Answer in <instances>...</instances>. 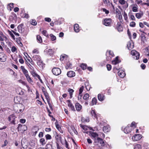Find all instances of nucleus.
Here are the masks:
<instances>
[{
    "label": "nucleus",
    "mask_w": 149,
    "mask_h": 149,
    "mask_svg": "<svg viewBox=\"0 0 149 149\" xmlns=\"http://www.w3.org/2000/svg\"><path fill=\"white\" fill-rule=\"evenodd\" d=\"M42 33L45 36H46V37H48V35L47 33V31H46L45 30H44L42 31Z\"/></svg>",
    "instance_id": "50"
},
{
    "label": "nucleus",
    "mask_w": 149,
    "mask_h": 149,
    "mask_svg": "<svg viewBox=\"0 0 149 149\" xmlns=\"http://www.w3.org/2000/svg\"><path fill=\"white\" fill-rule=\"evenodd\" d=\"M30 22L32 25L34 26L37 25V22L35 19H32L31 21H30Z\"/></svg>",
    "instance_id": "38"
},
{
    "label": "nucleus",
    "mask_w": 149,
    "mask_h": 149,
    "mask_svg": "<svg viewBox=\"0 0 149 149\" xmlns=\"http://www.w3.org/2000/svg\"><path fill=\"white\" fill-rule=\"evenodd\" d=\"M15 117L13 115L10 116L8 117V120L12 124H15Z\"/></svg>",
    "instance_id": "9"
},
{
    "label": "nucleus",
    "mask_w": 149,
    "mask_h": 149,
    "mask_svg": "<svg viewBox=\"0 0 149 149\" xmlns=\"http://www.w3.org/2000/svg\"><path fill=\"white\" fill-rule=\"evenodd\" d=\"M86 64H82L80 65V66L83 70H84L86 69Z\"/></svg>",
    "instance_id": "44"
},
{
    "label": "nucleus",
    "mask_w": 149,
    "mask_h": 149,
    "mask_svg": "<svg viewBox=\"0 0 149 149\" xmlns=\"http://www.w3.org/2000/svg\"><path fill=\"white\" fill-rule=\"evenodd\" d=\"M117 74L120 77L122 78L124 77L125 75V72L123 70H119Z\"/></svg>",
    "instance_id": "12"
},
{
    "label": "nucleus",
    "mask_w": 149,
    "mask_h": 149,
    "mask_svg": "<svg viewBox=\"0 0 149 149\" xmlns=\"http://www.w3.org/2000/svg\"><path fill=\"white\" fill-rule=\"evenodd\" d=\"M136 25L135 23L134 22H132L130 23V25L132 27H134Z\"/></svg>",
    "instance_id": "48"
},
{
    "label": "nucleus",
    "mask_w": 149,
    "mask_h": 149,
    "mask_svg": "<svg viewBox=\"0 0 149 149\" xmlns=\"http://www.w3.org/2000/svg\"><path fill=\"white\" fill-rule=\"evenodd\" d=\"M65 55H61V57H60V60L61 61H63L64 60V59L65 58Z\"/></svg>",
    "instance_id": "55"
},
{
    "label": "nucleus",
    "mask_w": 149,
    "mask_h": 149,
    "mask_svg": "<svg viewBox=\"0 0 149 149\" xmlns=\"http://www.w3.org/2000/svg\"><path fill=\"white\" fill-rule=\"evenodd\" d=\"M19 122L22 123H24L26 122V120L25 119H22L20 120Z\"/></svg>",
    "instance_id": "57"
},
{
    "label": "nucleus",
    "mask_w": 149,
    "mask_h": 149,
    "mask_svg": "<svg viewBox=\"0 0 149 149\" xmlns=\"http://www.w3.org/2000/svg\"><path fill=\"white\" fill-rule=\"evenodd\" d=\"M6 39V37L5 36H0V41H3L5 39Z\"/></svg>",
    "instance_id": "42"
},
{
    "label": "nucleus",
    "mask_w": 149,
    "mask_h": 149,
    "mask_svg": "<svg viewBox=\"0 0 149 149\" xmlns=\"http://www.w3.org/2000/svg\"><path fill=\"white\" fill-rule=\"evenodd\" d=\"M17 50L16 48L14 46H13L12 47L11 49V51L13 52H14Z\"/></svg>",
    "instance_id": "52"
},
{
    "label": "nucleus",
    "mask_w": 149,
    "mask_h": 149,
    "mask_svg": "<svg viewBox=\"0 0 149 149\" xmlns=\"http://www.w3.org/2000/svg\"><path fill=\"white\" fill-rule=\"evenodd\" d=\"M143 13H136V17L138 19L140 18L143 15Z\"/></svg>",
    "instance_id": "31"
},
{
    "label": "nucleus",
    "mask_w": 149,
    "mask_h": 149,
    "mask_svg": "<svg viewBox=\"0 0 149 149\" xmlns=\"http://www.w3.org/2000/svg\"><path fill=\"white\" fill-rule=\"evenodd\" d=\"M57 149H63V148L60 146L58 143L57 144Z\"/></svg>",
    "instance_id": "64"
},
{
    "label": "nucleus",
    "mask_w": 149,
    "mask_h": 149,
    "mask_svg": "<svg viewBox=\"0 0 149 149\" xmlns=\"http://www.w3.org/2000/svg\"><path fill=\"white\" fill-rule=\"evenodd\" d=\"M20 68L24 74L26 72H28L27 70L25 68L24 66H22Z\"/></svg>",
    "instance_id": "35"
},
{
    "label": "nucleus",
    "mask_w": 149,
    "mask_h": 149,
    "mask_svg": "<svg viewBox=\"0 0 149 149\" xmlns=\"http://www.w3.org/2000/svg\"><path fill=\"white\" fill-rule=\"evenodd\" d=\"M45 52H46L50 56L53 55L54 53V51L52 49H49L48 50L45 51Z\"/></svg>",
    "instance_id": "18"
},
{
    "label": "nucleus",
    "mask_w": 149,
    "mask_h": 149,
    "mask_svg": "<svg viewBox=\"0 0 149 149\" xmlns=\"http://www.w3.org/2000/svg\"><path fill=\"white\" fill-rule=\"evenodd\" d=\"M141 138V135L139 134H136L132 137L133 141H137L140 140Z\"/></svg>",
    "instance_id": "8"
},
{
    "label": "nucleus",
    "mask_w": 149,
    "mask_h": 149,
    "mask_svg": "<svg viewBox=\"0 0 149 149\" xmlns=\"http://www.w3.org/2000/svg\"><path fill=\"white\" fill-rule=\"evenodd\" d=\"M131 54L134 56L133 58L136 60H138L139 59L140 54L135 50H133L131 51Z\"/></svg>",
    "instance_id": "3"
},
{
    "label": "nucleus",
    "mask_w": 149,
    "mask_h": 149,
    "mask_svg": "<svg viewBox=\"0 0 149 149\" xmlns=\"http://www.w3.org/2000/svg\"><path fill=\"white\" fill-rule=\"evenodd\" d=\"M141 145L139 144H136L134 147V149H141Z\"/></svg>",
    "instance_id": "43"
},
{
    "label": "nucleus",
    "mask_w": 149,
    "mask_h": 149,
    "mask_svg": "<svg viewBox=\"0 0 149 149\" xmlns=\"http://www.w3.org/2000/svg\"><path fill=\"white\" fill-rule=\"evenodd\" d=\"M130 17L131 19L132 20H135V18L134 16L133 15H130Z\"/></svg>",
    "instance_id": "58"
},
{
    "label": "nucleus",
    "mask_w": 149,
    "mask_h": 149,
    "mask_svg": "<svg viewBox=\"0 0 149 149\" xmlns=\"http://www.w3.org/2000/svg\"><path fill=\"white\" fill-rule=\"evenodd\" d=\"M95 143L98 142L100 143L102 146H104L105 145V143L104 141L103 140L100 138H98L97 140H96L95 141Z\"/></svg>",
    "instance_id": "10"
},
{
    "label": "nucleus",
    "mask_w": 149,
    "mask_h": 149,
    "mask_svg": "<svg viewBox=\"0 0 149 149\" xmlns=\"http://www.w3.org/2000/svg\"><path fill=\"white\" fill-rule=\"evenodd\" d=\"M52 72L54 74L57 76L61 73V70L59 68H54L52 70Z\"/></svg>",
    "instance_id": "2"
},
{
    "label": "nucleus",
    "mask_w": 149,
    "mask_h": 149,
    "mask_svg": "<svg viewBox=\"0 0 149 149\" xmlns=\"http://www.w3.org/2000/svg\"><path fill=\"white\" fill-rule=\"evenodd\" d=\"M107 67L108 70L109 71L111 69V65L110 64H107Z\"/></svg>",
    "instance_id": "53"
},
{
    "label": "nucleus",
    "mask_w": 149,
    "mask_h": 149,
    "mask_svg": "<svg viewBox=\"0 0 149 149\" xmlns=\"http://www.w3.org/2000/svg\"><path fill=\"white\" fill-rule=\"evenodd\" d=\"M6 56L3 53H0V61L4 62L6 61Z\"/></svg>",
    "instance_id": "7"
},
{
    "label": "nucleus",
    "mask_w": 149,
    "mask_h": 149,
    "mask_svg": "<svg viewBox=\"0 0 149 149\" xmlns=\"http://www.w3.org/2000/svg\"><path fill=\"white\" fill-rule=\"evenodd\" d=\"M45 19L46 21L48 22H50L51 21V19L49 18L46 17L45 18Z\"/></svg>",
    "instance_id": "56"
},
{
    "label": "nucleus",
    "mask_w": 149,
    "mask_h": 149,
    "mask_svg": "<svg viewBox=\"0 0 149 149\" xmlns=\"http://www.w3.org/2000/svg\"><path fill=\"white\" fill-rule=\"evenodd\" d=\"M137 8L135 6L133 7L132 8V11L134 12H136L137 11Z\"/></svg>",
    "instance_id": "54"
},
{
    "label": "nucleus",
    "mask_w": 149,
    "mask_h": 149,
    "mask_svg": "<svg viewBox=\"0 0 149 149\" xmlns=\"http://www.w3.org/2000/svg\"><path fill=\"white\" fill-rule=\"evenodd\" d=\"M67 74L68 77H74L75 76V73L73 71H70L68 72Z\"/></svg>",
    "instance_id": "11"
},
{
    "label": "nucleus",
    "mask_w": 149,
    "mask_h": 149,
    "mask_svg": "<svg viewBox=\"0 0 149 149\" xmlns=\"http://www.w3.org/2000/svg\"><path fill=\"white\" fill-rule=\"evenodd\" d=\"M127 46L128 49L130 50L134 47V44L132 42H129L127 43Z\"/></svg>",
    "instance_id": "13"
},
{
    "label": "nucleus",
    "mask_w": 149,
    "mask_h": 149,
    "mask_svg": "<svg viewBox=\"0 0 149 149\" xmlns=\"http://www.w3.org/2000/svg\"><path fill=\"white\" fill-rule=\"evenodd\" d=\"M75 107L77 110L80 111L82 109V106L78 103H76L75 104Z\"/></svg>",
    "instance_id": "16"
},
{
    "label": "nucleus",
    "mask_w": 149,
    "mask_h": 149,
    "mask_svg": "<svg viewBox=\"0 0 149 149\" xmlns=\"http://www.w3.org/2000/svg\"><path fill=\"white\" fill-rule=\"evenodd\" d=\"M38 65L40 67L42 68L44 67L45 64L43 63V62L41 61V60L38 61L37 62Z\"/></svg>",
    "instance_id": "21"
},
{
    "label": "nucleus",
    "mask_w": 149,
    "mask_h": 149,
    "mask_svg": "<svg viewBox=\"0 0 149 149\" xmlns=\"http://www.w3.org/2000/svg\"><path fill=\"white\" fill-rule=\"evenodd\" d=\"M50 36L51 37V40L52 41L55 40L56 39V37L54 35L52 34H51L50 35Z\"/></svg>",
    "instance_id": "37"
},
{
    "label": "nucleus",
    "mask_w": 149,
    "mask_h": 149,
    "mask_svg": "<svg viewBox=\"0 0 149 149\" xmlns=\"http://www.w3.org/2000/svg\"><path fill=\"white\" fill-rule=\"evenodd\" d=\"M33 60L34 61H36L37 62L38 61L40 60L41 59L40 56L39 55H35L33 56Z\"/></svg>",
    "instance_id": "24"
},
{
    "label": "nucleus",
    "mask_w": 149,
    "mask_h": 149,
    "mask_svg": "<svg viewBox=\"0 0 149 149\" xmlns=\"http://www.w3.org/2000/svg\"><path fill=\"white\" fill-rule=\"evenodd\" d=\"M102 10L103 12H105L106 14H108L109 13V11L105 8H103Z\"/></svg>",
    "instance_id": "59"
},
{
    "label": "nucleus",
    "mask_w": 149,
    "mask_h": 149,
    "mask_svg": "<svg viewBox=\"0 0 149 149\" xmlns=\"http://www.w3.org/2000/svg\"><path fill=\"white\" fill-rule=\"evenodd\" d=\"M8 33L14 39H15V36L12 33L11 31H8Z\"/></svg>",
    "instance_id": "47"
},
{
    "label": "nucleus",
    "mask_w": 149,
    "mask_h": 149,
    "mask_svg": "<svg viewBox=\"0 0 149 149\" xmlns=\"http://www.w3.org/2000/svg\"><path fill=\"white\" fill-rule=\"evenodd\" d=\"M31 72L33 77H37L38 74L34 71H33Z\"/></svg>",
    "instance_id": "49"
},
{
    "label": "nucleus",
    "mask_w": 149,
    "mask_h": 149,
    "mask_svg": "<svg viewBox=\"0 0 149 149\" xmlns=\"http://www.w3.org/2000/svg\"><path fill=\"white\" fill-rule=\"evenodd\" d=\"M97 99L95 98H93L92 100V103L91 104V106L93 105L94 104H96L97 103Z\"/></svg>",
    "instance_id": "32"
},
{
    "label": "nucleus",
    "mask_w": 149,
    "mask_h": 149,
    "mask_svg": "<svg viewBox=\"0 0 149 149\" xmlns=\"http://www.w3.org/2000/svg\"><path fill=\"white\" fill-rule=\"evenodd\" d=\"M38 50L36 49H34L33 51V53L38 54Z\"/></svg>",
    "instance_id": "61"
},
{
    "label": "nucleus",
    "mask_w": 149,
    "mask_h": 149,
    "mask_svg": "<svg viewBox=\"0 0 149 149\" xmlns=\"http://www.w3.org/2000/svg\"><path fill=\"white\" fill-rule=\"evenodd\" d=\"M22 25H19L17 27L18 31L20 33H22L23 32L22 27Z\"/></svg>",
    "instance_id": "27"
},
{
    "label": "nucleus",
    "mask_w": 149,
    "mask_h": 149,
    "mask_svg": "<svg viewBox=\"0 0 149 149\" xmlns=\"http://www.w3.org/2000/svg\"><path fill=\"white\" fill-rule=\"evenodd\" d=\"M89 82L86 81L85 83V86L87 91H89L90 88V86L89 85Z\"/></svg>",
    "instance_id": "29"
},
{
    "label": "nucleus",
    "mask_w": 149,
    "mask_h": 149,
    "mask_svg": "<svg viewBox=\"0 0 149 149\" xmlns=\"http://www.w3.org/2000/svg\"><path fill=\"white\" fill-rule=\"evenodd\" d=\"M84 86H82L79 88V93L82 94V93L84 89Z\"/></svg>",
    "instance_id": "46"
},
{
    "label": "nucleus",
    "mask_w": 149,
    "mask_h": 149,
    "mask_svg": "<svg viewBox=\"0 0 149 149\" xmlns=\"http://www.w3.org/2000/svg\"><path fill=\"white\" fill-rule=\"evenodd\" d=\"M19 106L21 107V109H19V111L17 110L16 112L19 113L20 112L23 111L24 109V106L22 104H19Z\"/></svg>",
    "instance_id": "19"
},
{
    "label": "nucleus",
    "mask_w": 149,
    "mask_h": 149,
    "mask_svg": "<svg viewBox=\"0 0 149 149\" xmlns=\"http://www.w3.org/2000/svg\"><path fill=\"white\" fill-rule=\"evenodd\" d=\"M43 133L42 132H40V133L39 134L38 136L39 137L41 138V137H43Z\"/></svg>",
    "instance_id": "60"
},
{
    "label": "nucleus",
    "mask_w": 149,
    "mask_h": 149,
    "mask_svg": "<svg viewBox=\"0 0 149 149\" xmlns=\"http://www.w3.org/2000/svg\"><path fill=\"white\" fill-rule=\"evenodd\" d=\"M26 78L27 81L29 83L32 84L33 83V81L29 76L26 77Z\"/></svg>",
    "instance_id": "36"
},
{
    "label": "nucleus",
    "mask_w": 149,
    "mask_h": 149,
    "mask_svg": "<svg viewBox=\"0 0 149 149\" xmlns=\"http://www.w3.org/2000/svg\"><path fill=\"white\" fill-rule=\"evenodd\" d=\"M45 149L43 148H40L38 149H52V146L50 144H47L45 146Z\"/></svg>",
    "instance_id": "30"
},
{
    "label": "nucleus",
    "mask_w": 149,
    "mask_h": 149,
    "mask_svg": "<svg viewBox=\"0 0 149 149\" xmlns=\"http://www.w3.org/2000/svg\"><path fill=\"white\" fill-rule=\"evenodd\" d=\"M131 130V127H126L124 128V131L125 133L128 134L130 132Z\"/></svg>",
    "instance_id": "17"
},
{
    "label": "nucleus",
    "mask_w": 149,
    "mask_h": 149,
    "mask_svg": "<svg viewBox=\"0 0 149 149\" xmlns=\"http://www.w3.org/2000/svg\"><path fill=\"white\" fill-rule=\"evenodd\" d=\"M74 31L76 32H78L79 31V25L78 24H75L74 25Z\"/></svg>",
    "instance_id": "23"
},
{
    "label": "nucleus",
    "mask_w": 149,
    "mask_h": 149,
    "mask_svg": "<svg viewBox=\"0 0 149 149\" xmlns=\"http://www.w3.org/2000/svg\"><path fill=\"white\" fill-rule=\"evenodd\" d=\"M119 3L121 4L122 5L126 3V8H127L128 6V3L124 0H119Z\"/></svg>",
    "instance_id": "28"
},
{
    "label": "nucleus",
    "mask_w": 149,
    "mask_h": 149,
    "mask_svg": "<svg viewBox=\"0 0 149 149\" xmlns=\"http://www.w3.org/2000/svg\"><path fill=\"white\" fill-rule=\"evenodd\" d=\"M27 129V127L25 125H22L20 124L18 125L17 129L18 131H21L23 133L26 131Z\"/></svg>",
    "instance_id": "1"
},
{
    "label": "nucleus",
    "mask_w": 149,
    "mask_h": 149,
    "mask_svg": "<svg viewBox=\"0 0 149 149\" xmlns=\"http://www.w3.org/2000/svg\"><path fill=\"white\" fill-rule=\"evenodd\" d=\"M110 128L109 125H107L103 127V130L105 133L109 131Z\"/></svg>",
    "instance_id": "15"
},
{
    "label": "nucleus",
    "mask_w": 149,
    "mask_h": 149,
    "mask_svg": "<svg viewBox=\"0 0 149 149\" xmlns=\"http://www.w3.org/2000/svg\"><path fill=\"white\" fill-rule=\"evenodd\" d=\"M72 66V64L70 63H68L67 64L66 66L65 67L66 69H68L69 68H70Z\"/></svg>",
    "instance_id": "45"
},
{
    "label": "nucleus",
    "mask_w": 149,
    "mask_h": 149,
    "mask_svg": "<svg viewBox=\"0 0 149 149\" xmlns=\"http://www.w3.org/2000/svg\"><path fill=\"white\" fill-rule=\"evenodd\" d=\"M112 20L110 18H105L104 20L103 24L107 26H110L111 25Z\"/></svg>",
    "instance_id": "4"
},
{
    "label": "nucleus",
    "mask_w": 149,
    "mask_h": 149,
    "mask_svg": "<svg viewBox=\"0 0 149 149\" xmlns=\"http://www.w3.org/2000/svg\"><path fill=\"white\" fill-rule=\"evenodd\" d=\"M141 67L143 69H144L146 68V66L144 64L142 63L141 65Z\"/></svg>",
    "instance_id": "62"
},
{
    "label": "nucleus",
    "mask_w": 149,
    "mask_h": 149,
    "mask_svg": "<svg viewBox=\"0 0 149 149\" xmlns=\"http://www.w3.org/2000/svg\"><path fill=\"white\" fill-rule=\"evenodd\" d=\"M80 127L84 130H87L88 128L87 126L82 125H80Z\"/></svg>",
    "instance_id": "39"
},
{
    "label": "nucleus",
    "mask_w": 149,
    "mask_h": 149,
    "mask_svg": "<svg viewBox=\"0 0 149 149\" xmlns=\"http://www.w3.org/2000/svg\"><path fill=\"white\" fill-rule=\"evenodd\" d=\"M117 28L118 31L119 32L122 31H123V28L121 25L120 22H118L117 24Z\"/></svg>",
    "instance_id": "14"
},
{
    "label": "nucleus",
    "mask_w": 149,
    "mask_h": 149,
    "mask_svg": "<svg viewBox=\"0 0 149 149\" xmlns=\"http://www.w3.org/2000/svg\"><path fill=\"white\" fill-rule=\"evenodd\" d=\"M45 137L47 140L50 139H51V136L49 134H47L45 135Z\"/></svg>",
    "instance_id": "51"
},
{
    "label": "nucleus",
    "mask_w": 149,
    "mask_h": 149,
    "mask_svg": "<svg viewBox=\"0 0 149 149\" xmlns=\"http://www.w3.org/2000/svg\"><path fill=\"white\" fill-rule=\"evenodd\" d=\"M91 113L93 117L97 119V115L94 110H92L91 111Z\"/></svg>",
    "instance_id": "26"
},
{
    "label": "nucleus",
    "mask_w": 149,
    "mask_h": 149,
    "mask_svg": "<svg viewBox=\"0 0 149 149\" xmlns=\"http://www.w3.org/2000/svg\"><path fill=\"white\" fill-rule=\"evenodd\" d=\"M81 121L83 122H88L90 120L88 118H82L81 119Z\"/></svg>",
    "instance_id": "40"
},
{
    "label": "nucleus",
    "mask_w": 149,
    "mask_h": 149,
    "mask_svg": "<svg viewBox=\"0 0 149 149\" xmlns=\"http://www.w3.org/2000/svg\"><path fill=\"white\" fill-rule=\"evenodd\" d=\"M89 97V94L88 93H86L84 95L83 97V98L84 100H87L88 99Z\"/></svg>",
    "instance_id": "34"
},
{
    "label": "nucleus",
    "mask_w": 149,
    "mask_h": 149,
    "mask_svg": "<svg viewBox=\"0 0 149 149\" xmlns=\"http://www.w3.org/2000/svg\"><path fill=\"white\" fill-rule=\"evenodd\" d=\"M120 61L118 59V57L117 56L116 57L115 59L112 61V64L114 65H116L117 63H119Z\"/></svg>",
    "instance_id": "25"
},
{
    "label": "nucleus",
    "mask_w": 149,
    "mask_h": 149,
    "mask_svg": "<svg viewBox=\"0 0 149 149\" xmlns=\"http://www.w3.org/2000/svg\"><path fill=\"white\" fill-rule=\"evenodd\" d=\"M89 134L91 135L92 139H94V142L97 139V138H99L98 137V134L96 132L90 131L89 132Z\"/></svg>",
    "instance_id": "6"
},
{
    "label": "nucleus",
    "mask_w": 149,
    "mask_h": 149,
    "mask_svg": "<svg viewBox=\"0 0 149 149\" xmlns=\"http://www.w3.org/2000/svg\"><path fill=\"white\" fill-rule=\"evenodd\" d=\"M110 55V56L108 58H107V61H110L111 59V58L113 56V53L112 51H107L106 53V56Z\"/></svg>",
    "instance_id": "5"
},
{
    "label": "nucleus",
    "mask_w": 149,
    "mask_h": 149,
    "mask_svg": "<svg viewBox=\"0 0 149 149\" xmlns=\"http://www.w3.org/2000/svg\"><path fill=\"white\" fill-rule=\"evenodd\" d=\"M67 102H68V106L71 109L72 111H74L75 109L74 106L71 103L70 100H68Z\"/></svg>",
    "instance_id": "22"
},
{
    "label": "nucleus",
    "mask_w": 149,
    "mask_h": 149,
    "mask_svg": "<svg viewBox=\"0 0 149 149\" xmlns=\"http://www.w3.org/2000/svg\"><path fill=\"white\" fill-rule=\"evenodd\" d=\"M97 97L99 100L100 101H103L104 99V96L103 94H99Z\"/></svg>",
    "instance_id": "20"
},
{
    "label": "nucleus",
    "mask_w": 149,
    "mask_h": 149,
    "mask_svg": "<svg viewBox=\"0 0 149 149\" xmlns=\"http://www.w3.org/2000/svg\"><path fill=\"white\" fill-rule=\"evenodd\" d=\"M37 39L38 42L41 43L42 42L41 37L39 35L37 36Z\"/></svg>",
    "instance_id": "33"
},
{
    "label": "nucleus",
    "mask_w": 149,
    "mask_h": 149,
    "mask_svg": "<svg viewBox=\"0 0 149 149\" xmlns=\"http://www.w3.org/2000/svg\"><path fill=\"white\" fill-rule=\"evenodd\" d=\"M40 141L42 145H44L45 144V139L44 138H42L40 139Z\"/></svg>",
    "instance_id": "41"
},
{
    "label": "nucleus",
    "mask_w": 149,
    "mask_h": 149,
    "mask_svg": "<svg viewBox=\"0 0 149 149\" xmlns=\"http://www.w3.org/2000/svg\"><path fill=\"white\" fill-rule=\"evenodd\" d=\"M82 97V95L81 94H79V95L78 96V99L79 100H80L81 99V97Z\"/></svg>",
    "instance_id": "63"
}]
</instances>
